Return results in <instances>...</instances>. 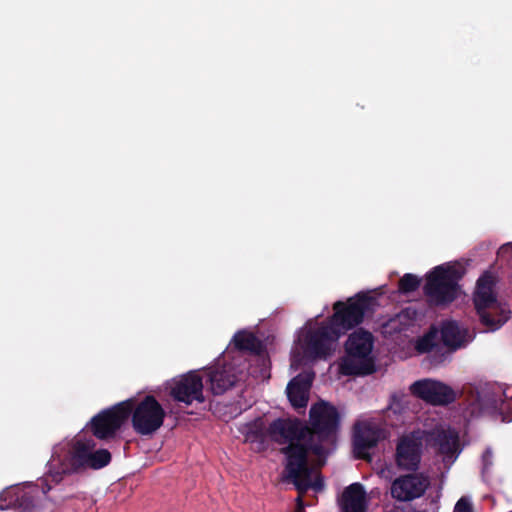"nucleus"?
I'll use <instances>...</instances> for the list:
<instances>
[{"instance_id":"18","label":"nucleus","mask_w":512,"mask_h":512,"mask_svg":"<svg viewBox=\"0 0 512 512\" xmlns=\"http://www.w3.org/2000/svg\"><path fill=\"white\" fill-rule=\"evenodd\" d=\"M311 472L312 469L303 470L301 463L294 464L291 462L288 466V472L283 473V480L292 483L298 492L294 512H305L303 497L311 487Z\"/></svg>"},{"instance_id":"32","label":"nucleus","mask_w":512,"mask_h":512,"mask_svg":"<svg viewBox=\"0 0 512 512\" xmlns=\"http://www.w3.org/2000/svg\"><path fill=\"white\" fill-rule=\"evenodd\" d=\"M490 456H491V452L489 450H486L483 455L484 462H486L487 458H489ZM484 467L485 468L487 467V463L484 464Z\"/></svg>"},{"instance_id":"8","label":"nucleus","mask_w":512,"mask_h":512,"mask_svg":"<svg viewBox=\"0 0 512 512\" xmlns=\"http://www.w3.org/2000/svg\"><path fill=\"white\" fill-rule=\"evenodd\" d=\"M49 475L50 469L36 484L13 487L3 491L0 495V510L13 508L22 512H32L38 507L42 497L59 484L54 481H49V484L44 483Z\"/></svg>"},{"instance_id":"7","label":"nucleus","mask_w":512,"mask_h":512,"mask_svg":"<svg viewBox=\"0 0 512 512\" xmlns=\"http://www.w3.org/2000/svg\"><path fill=\"white\" fill-rule=\"evenodd\" d=\"M310 440L321 443L328 450L336 442V435L340 426V415L335 406L328 402H318L311 406L309 411Z\"/></svg>"},{"instance_id":"14","label":"nucleus","mask_w":512,"mask_h":512,"mask_svg":"<svg viewBox=\"0 0 512 512\" xmlns=\"http://www.w3.org/2000/svg\"><path fill=\"white\" fill-rule=\"evenodd\" d=\"M203 380L196 371H190L175 379L171 386L170 396L177 402L191 405L193 402L203 403Z\"/></svg>"},{"instance_id":"26","label":"nucleus","mask_w":512,"mask_h":512,"mask_svg":"<svg viewBox=\"0 0 512 512\" xmlns=\"http://www.w3.org/2000/svg\"><path fill=\"white\" fill-rule=\"evenodd\" d=\"M420 286V279L410 273L404 274L398 284V289L402 294H408L416 291Z\"/></svg>"},{"instance_id":"1","label":"nucleus","mask_w":512,"mask_h":512,"mask_svg":"<svg viewBox=\"0 0 512 512\" xmlns=\"http://www.w3.org/2000/svg\"><path fill=\"white\" fill-rule=\"evenodd\" d=\"M269 438L280 445L286 446L280 449L285 456L283 473L288 472V466L292 463H301L303 470L312 469L308 456L312 452L317 457H326L328 450L321 443L310 440V429L299 419L277 418L267 427Z\"/></svg>"},{"instance_id":"5","label":"nucleus","mask_w":512,"mask_h":512,"mask_svg":"<svg viewBox=\"0 0 512 512\" xmlns=\"http://www.w3.org/2000/svg\"><path fill=\"white\" fill-rule=\"evenodd\" d=\"M374 337L362 328L349 335L345 343L347 358L341 364L344 375H370L375 372V361L371 356Z\"/></svg>"},{"instance_id":"30","label":"nucleus","mask_w":512,"mask_h":512,"mask_svg":"<svg viewBox=\"0 0 512 512\" xmlns=\"http://www.w3.org/2000/svg\"><path fill=\"white\" fill-rule=\"evenodd\" d=\"M453 512H473L472 505L468 499L462 497L457 501Z\"/></svg>"},{"instance_id":"33","label":"nucleus","mask_w":512,"mask_h":512,"mask_svg":"<svg viewBox=\"0 0 512 512\" xmlns=\"http://www.w3.org/2000/svg\"><path fill=\"white\" fill-rule=\"evenodd\" d=\"M410 311H411V310H410L409 308H407V309L404 311V313H405V314H407V315H410Z\"/></svg>"},{"instance_id":"16","label":"nucleus","mask_w":512,"mask_h":512,"mask_svg":"<svg viewBox=\"0 0 512 512\" xmlns=\"http://www.w3.org/2000/svg\"><path fill=\"white\" fill-rule=\"evenodd\" d=\"M429 485V477L423 473L400 476L391 485V495L399 501H411L423 496Z\"/></svg>"},{"instance_id":"25","label":"nucleus","mask_w":512,"mask_h":512,"mask_svg":"<svg viewBox=\"0 0 512 512\" xmlns=\"http://www.w3.org/2000/svg\"><path fill=\"white\" fill-rule=\"evenodd\" d=\"M295 383H288L287 396L295 409H304L308 404V393L293 387Z\"/></svg>"},{"instance_id":"12","label":"nucleus","mask_w":512,"mask_h":512,"mask_svg":"<svg viewBox=\"0 0 512 512\" xmlns=\"http://www.w3.org/2000/svg\"><path fill=\"white\" fill-rule=\"evenodd\" d=\"M410 390L414 396L434 406L448 405L456 400V392L449 385L433 379L418 380Z\"/></svg>"},{"instance_id":"10","label":"nucleus","mask_w":512,"mask_h":512,"mask_svg":"<svg viewBox=\"0 0 512 512\" xmlns=\"http://www.w3.org/2000/svg\"><path fill=\"white\" fill-rule=\"evenodd\" d=\"M166 412L153 395H146L139 403L133 400L130 415L134 431L142 436L154 434L164 423Z\"/></svg>"},{"instance_id":"21","label":"nucleus","mask_w":512,"mask_h":512,"mask_svg":"<svg viewBox=\"0 0 512 512\" xmlns=\"http://www.w3.org/2000/svg\"><path fill=\"white\" fill-rule=\"evenodd\" d=\"M440 333L444 346L451 351L465 347L471 341L468 330L461 329L455 321L444 322Z\"/></svg>"},{"instance_id":"6","label":"nucleus","mask_w":512,"mask_h":512,"mask_svg":"<svg viewBox=\"0 0 512 512\" xmlns=\"http://www.w3.org/2000/svg\"><path fill=\"white\" fill-rule=\"evenodd\" d=\"M376 302L375 297L363 292L349 298L347 302L337 301L333 305L334 313L328 319V323L341 337L348 330L361 324L365 313L372 311Z\"/></svg>"},{"instance_id":"3","label":"nucleus","mask_w":512,"mask_h":512,"mask_svg":"<svg viewBox=\"0 0 512 512\" xmlns=\"http://www.w3.org/2000/svg\"><path fill=\"white\" fill-rule=\"evenodd\" d=\"M496 277L485 271L477 280L473 293V303L480 323L488 332L499 330L511 317V309L507 303L497 300L495 293Z\"/></svg>"},{"instance_id":"34","label":"nucleus","mask_w":512,"mask_h":512,"mask_svg":"<svg viewBox=\"0 0 512 512\" xmlns=\"http://www.w3.org/2000/svg\"><path fill=\"white\" fill-rule=\"evenodd\" d=\"M50 499H51V500H57V499H58V497H57V496H55V497H50Z\"/></svg>"},{"instance_id":"22","label":"nucleus","mask_w":512,"mask_h":512,"mask_svg":"<svg viewBox=\"0 0 512 512\" xmlns=\"http://www.w3.org/2000/svg\"><path fill=\"white\" fill-rule=\"evenodd\" d=\"M233 343L236 349L243 352H249L253 355H260L263 352V344L253 333L239 331L233 337Z\"/></svg>"},{"instance_id":"11","label":"nucleus","mask_w":512,"mask_h":512,"mask_svg":"<svg viewBox=\"0 0 512 512\" xmlns=\"http://www.w3.org/2000/svg\"><path fill=\"white\" fill-rule=\"evenodd\" d=\"M339 338V332L328 321L316 329H309L303 337L304 356L310 360L326 359L334 351Z\"/></svg>"},{"instance_id":"19","label":"nucleus","mask_w":512,"mask_h":512,"mask_svg":"<svg viewBox=\"0 0 512 512\" xmlns=\"http://www.w3.org/2000/svg\"><path fill=\"white\" fill-rule=\"evenodd\" d=\"M207 376V382L210 384V390L214 395L224 394L240 381L232 364L213 367L209 369Z\"/></svg>"},{"instance_id":"13","label":"nucleus","mask_w":512,"mask_h":512,"mask_svg":"<svg viewBox=\"0 0 512 512\" xmlns=\"http://www.w3.org/2000/svg\"><path fill=\"white\" fill-rule=\"evenodd\" d=\"M384 438V431L378 424L371 421L357 422L354 425L353 451L357 459L371 460L368 450L377 446Z\"/></svg>"},{"instance_id":"2","label":"nucleus","mask_w":512,"mask_h":512,"mask_svg":"<svg viewBox=\"0 0 512 512\" xmlns=\"http://www.w3.org/2000/svg\"><path fill=\"white\" fill-rule=\"evenodd\" d=\"M94 448L93 440L86 442L76 440L72 445L66 443L55 446L50 459V475L44 483L49 484V481L60 483L64 476L107 466L112 459L111 453L107 449L94 451Z\"/></svg>"},{"instance_id":"23","label":"nucleus","mask_w":512,"mask_h":512,"mask_svg":"<svg viewBox=\"0 0 512 512\" xmlns=\"http://www.w3.org/2000/svg\"><path fill=\"white\" fill-rule=\"evenodd\" d=\"M268 437L267 428H265L261 419H257L246 426L245 441L257 443L259 449H265Z\"/></svg>"},{"instance_id":"24","label":"nucleus","mask_w":512,"mask_h":512,"mask_svg":"<svg viewBox=\"0 0 512 512\" xmlns=\"http://www.w3.org/2000/svg\"><path fill=\"white\" fill-rule=\"evenodd\" d=\"M438 334V329L434 326H431L430 329L421 338L418 339L416 343V350L419 353H428L433 351L434 348L438 346Z\"/></svg>"},{"instance_id":"29","label":"nucleus","mask_w":512,"mask_h":512,"mask_svg":"<svg viewBox=\"0 0 512 512\" xmlns=\"http://www.w3.org/2000/svg\"><path fill=\"white\" fill-rule=\"evenodd\" d=\"M313 377V373L299 374L296 377H294L289 383H295L293 387L308 393L312 385Z\"/></svg>"},{"instance_id":"9","label":"nucleus","mask_w":512,"mask_h":512,"mask_svg":"<svg viewBox=\"0 0 512 512\" xmlns=\"http://www.w3.org/2000/svg\"><path fill=\"white\" fill-rule=\"evenodd\" d=\"M132 410L133 399H128L100 411L89 422L92 434L100 440L114 438L123 424L130 418Z\"/></svg>"},{"instance_id":"15","label":"nucleus","mask_w":512,"mask_h":512,"mask_svg":"<svg viewBox=\"0 0 512 512\" xmlns=\"http://www.w3.org/2000/svg\"><path fill=\"white\" fill-rule=\"evenodd\" d=\"M422 447V439L414 433L401 436L395 452L397 467L405 471H417L422 458Z\"/></svg>"},{"instance_id":"27","label":"nucleus","mask_w":512,"mask_h":512,"mask_svg":"<svg viewBox=\"0 0 512 512\" xmlns=\"http://www.w3.org/2000/svg\"><path fill=\"white\" fill-rule=\"evenodd\" d=\"M457 438L442 432L437 437L438 450L441 454L451 455L455 451Z\"/></svg>"},{"instance_id":"31","label":"nucleus","mask_w":512,"mask_h":512,"mask_svg":"<svg viewBox=\"0 0 512 512\" xmlns=\"http://www.w3.org/2000/svg\"><path fill=\"white\" fill-rule=\"evenodd\" d=\"M310 488H313L316 491H320L323 488L322 480L321 479H317L315 481L311 480V487Z\"/></svg>"},{"instance_id":"4","label":"nucleus","mask_w":512,"mask_h":512,"mask_svg":"<svg viewBox=\"0 0 512 512\" xmlns=\"http://www.w3.org/2000/svg\"><path fill=\"white\" fill-rule=\"evenodd\" d=\"M464 270L456 266L439 265L426 276L423 293L430 305L445 307L452 303L459 293V281Z\"/></svg>"},{"instance_id":"20","label":"nucleus","mask_w":512,"mask_h":512,"mask_svg":"<svg viewBox=\"0 0 512 512\" xmlns=\"http://www.w3.org/2000/svg\"><path fill=\"white\" fill-rule=\"evenodd\" d=\"M339 505L342 512H366V492L360 483L347 486L341 495Z\"/></svg>"},{"instance_id":"17","label":"nucleus","mask_w":512,"mask_h":512,"mask_svg":"<svg viewBox=\"0 0 512 512\" xmlns=\"http://www.w3.org/2000/svg\"><path fill=\"white\" fill-rule=\"evenodd\" d=\"M502 397H505V390L499 384H487L477 391L475 401L471 404L472 415L487 414L491 417L498 411Z\"/></svg>"},{"instance_id":"28","label":"nucleus","mask_w":512,"mask_h":512,"mask_svg":"<svg viewBox=\"0 0 512 512\" xmlns=\"http://www.w3.org/2000/svg\"><path fill=\"white\" fill-rule=\"evenodd\" d=\"M497 410L493 418H500L502 422L512 421V398H508L505 394V397L501 398Z\"/></svg>"}]
</instances>
